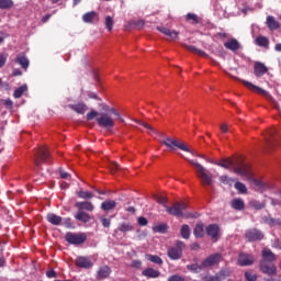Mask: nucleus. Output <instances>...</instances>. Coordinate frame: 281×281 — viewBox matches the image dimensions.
<instances>
[{"instance_id":"nucleus-1","label":"nucleus","mask_w":281,"mask_h":281,"mask_svg":"<svg viewBox=\"0 0 281 281\" xmlns=\"http://www.w3.org/2000/svg\"><path fill=\"white\" fill-rule=\"evenodd\" d=\"M207 164H213L214 166H220L224 170H229L235 175L240 177H254V168L251 164L245 160L243 156H233L228 158H222L221 160H215L211 158H204Z\"/></svg>"},{"instance_id":"nucleus-2","label":"nucleus","mask_w":281,"mask_h":281,"mask_svg":"<svg viewBox=\"0 0 281 281\" xmlns=\"http://www.w3.org/2000/svg\"><path fill=\"white\" fill-rule=\"evenodd\" d=\"M156 201L157 203H159L160 205H164L166 212H168V214H171V216H178V217H186V218H190V214L184 213L186 210H188V204L186 202H178L175 203L171 207L167 206L168 203V198L164 196V195H157L156 196Z\"/></svg>"},{"instance_id":"nucleus-3","label":"nucleus","mask_w":281,"mask_h":281,"mask_svg":"<svg viewBox=\"0 0 281 281\" xmlns=\"http://www.w3.org/2000/svg\"><path fill=\"white\" fill-rule=\"evenodd\" d=\"M262 260L260 261V270L267 276H276L278 268L271 262H276V255L271 249L265 248L261 252Z\"/></svg>"},{"instance_id":"nucleus-4","label":"nucleus","mask_w":281,"mask_h":281,"mask_svg":"<svg viewBox=\"0 0 281 281\" xmlns=\"http://www.w3.org/2000/svg\"><path fill=\"white\" fill-rule=\"evenodd\" d=\"M160 144H162V146H166L167 148H170V150H177V148H179V150L190 153V147H188V145L172 137H166L160 142Z\"/></svg>"},{"instance_id":"nucleus-5","label":"nucleus","mask_w":281,"mask_h":281,"mask_svg":"<svg viewBox=\"0 0 281 281\" xmlns=\"http://www.w3.org/2000/svg\"><path fill=\"white\" fill-rule=\"evenodd\" d=\"M243 85H245V87H247V89H249L250 91H255L256 93H260L261 95H268V98H270V101L272 102V106L278 110V112L280 113V104L278 103V101H276L274 99L271 98V95H269V92L263 90L262 88L247 81V80H241Z\"/></svg>"},{"instance_id":"nucleus-6","label":"nucleus","mask_w":281,"mask_h":281,"mask_svg":"<svg viewBox=\"0 0 281 281\" xmlns=\"http://www.w3.org/2000/svg\"><path fill=\"white\" fill-rule=\"evenodd\" d=\"M33 161L36 168H41V164H49V150H47V147L37 148Z\"/></svg>"},{"instance_id":"nucleus-7","label":"nucleus","mask_w":281,"mask_h":281,"mask_svg":"<svg viewBox=\"0 0 281 281\" xmlns=\"http://www.w3.org/2000/svg\"><path fill=\"white\" fill-rule=\"evenodd\" d=\"M184 247L186 244H183V241H177L175 246L168 248L167 256L170 258V260H179L183 255Z\"/></svg>"},{"instance_id":"nucleus-8","label":"nucleus","mask_w":281,"mask_h":281,"mask_svg":"<svg viewBox=\"0 0 281 281\" xmlns=\"http://www.w3.org/2000/svg\"><path fill=\"white\" fill-rule=\"evenodd\" d=\"M276 135H278L277 128H270L263 134L267 150H273V148H276V146L278 145V138L276 137Z\"/></svg>"},{"instance_id":"nucleus-9","label":"nucleus","mask_w":281,"mask_h":281,"mask_svg":"<svg viewBox=\"0 0 281 281\" xmlns=\"http://www.w3.org/2000/svg\"><path fill=\"white\" fill-rule=\"evenodd\" d=\"M97 123L101 128H108L111 130L113 126H115V121L109 113H101L100 117L97 119Z\"/></svg>"},{"instance_id":"nucleus-10","label":"nucleus","mask_w":281,"mask_h":281,"mask_svg":"<svg viewBox=\"0 0 281 281\" xmlns=\"http://www.w3.org/2000/svg\"><path fill=\"white\" fill-rule=\"evenodd\" d=\"M66 240L70 245H82L85 240H87V234L85 233H67L66 234Z\"/></svg>"},{"instance_id":"nucleus-11","label":"nucleus","mask_w":281,"mask_h":281,"mask_svg":"<svg viewBox=\"0 0 281 281\" xmlns=\"http://www.w3.org/2000/svg\"><path fill=\"white\" fill-rule=\"evenodd\" d=\"M221 254H214L209 256L206 259L202 261L200 265V269H210V267H214L221 262Z\"/></svg>"},{"instance_id":"nucleus-12","label":"nucleus","mask_w":281,"mask_h":281,"mask_svg":"<svg viewBox=\"0 0 281 281\" xmlns=\"http://www.w3.org/2000/svg\"><path fill=\"white\" fill-rule=\"evenodd\" d=\"M206 234L216 243L218 238H221V229L218 228V225L211 224L206 227Z\"/></svg>"},{"instance_id":"nucleus-13","label":"nucleus","mask_w":281,"mask_h":281,"mask_svg":"<svg viewBox=\"0 0 281 281\" xmlns=\"http://www.w3.org/2000/svg\"><path fill=\"white\" fill-rule=\"evenodd\" d=\"M246 238L249 241L262 240V238H265V235L262 234V232L256 228H252L246 232Z\"/></svg>"},{"instance_id":"nucleus-14","label":"nucleus","mask_w":281,"mask_h":281,"mask_svg":"<svg viewBox=\"0 0 281 281\" xmlns=\"http://www.w3.org/2000/svg\"><path fill=\"white\" fill-rule=\"evenodd\" d=\"M267 71H269V68H267L262 61L255 63L254 74L257 78H262V76H265V74H267Z\"/></svg>"},{"instance_id":"nucleus-15","label":"nucleus","mask_w":281,"mask_h":281,"mask_svg":"<svg viewBox=\"0 0 281 281\" xmlns=\"http://www.w3.org/2000/svg\"><path fill=\"white\" fill-rule=\"evenodd\" d=\"M254 256L240 254L238 258V265H240V267H249V265H254Z\"/></svg>"},{"instance_id":"nucleus-16","label":"nucleus","mask_w":281,"mask_h":281,"mask_svg":"<svg viewBox=\"0 0 281 281\" xmlns=\"http://www.w3.org/2000/svg\"><path fill=\"white\" fill-rule=\"evenodd\" d=\"M77 267H80L81 269H91L93 267V263L91 262V259L87 257H78L76 259Z\"/></svg>"},{"instance_id":"nucleus-17","label":"nucleus","mask_w":281,"mask_h":281,"mask_svg":"<svg viewBox=\"0 0 281 281\" xmlns=\"http://www.w3.org/2000/svg\"><path fill=\"white\" fill-rule=\"evenodd\" d=\"M224 47L231 52H238L240 48V42H238L236 38H231L224 43Z\"/></svg>"},{"instance_id":"nucleus-18","label":"nucleus","mask_w":281,"mask_h":281,"mask_svg":"<svg viewBox=\"0 0 281 281\" xmlns=\"http://www.w3.org/2000/svg\"><path fill=\"white\" fill-rule=\"evenodd\" d=\"M76 207H78L79 212H93L94 210L93 203L89 201L77 202Z\"/></svg>"},{"instance_id":"nucleus-19","label":"nucleus","mask_w":281,"mask_h":281,"mask_svg":"<svg viewBox=\"0 0 281 281\" xmlns=\"http://www.w3.org/2000/svg\"><path fill=\"white\" fill-rule=\"evenodd\" d=\"M156 30H158V32H161V34H165V36H169V38H177V36H179V32L177 31H170V29L166 27V26H157Z\"/></svg>"},{"instance_id":"nucleus-20","label":"nucleus","mask_w":281,"mask_h":281,"mask_svg":"<svg viewBox=\"0 0 281 281\" xmlns=\"http://www.w3.org/2000/svg\"><path fill=\"white\" fill-rule=\"evenodd\" d=\"M15 63L20 65V67H22L23 69H27V67H30V59H27V57L23 54H19L15 57Z\"/></svg>"},{"instance_id":"nucleus-21","label":"nucleus","mask_w":281,"mask_h":281,"mask_svg":"<svg viewBox=\"0 0 281 281\" xmlns=\"http://www.w3.org/2000/svg\"><path fill=\"white\" fill-rule=\"evenodd\" d=\"M142 276H144L145 278L156 279L159 278V276H161V272L153 268H146L145 270H143Z\"/></svg>"},{"instance_id":"nucleus-22","label":"nucleus","mask_w":281,"mask_h":281,"mask_svg":"<svg viewBox=\"0 0 281 281\" xmlns=\"http://www.w3.org/2000/svg\"><path fill=\"white\" fill-rule=\"evenodd\" d=\"M69 108L76 113H79V115H85L87 109H89L85 103L70 104Z\"/></svg>"},{"instance_id":"nucleus-23","label":"nucleus","mask_w":281,"mask_h":281,"mask_svg":"<svg viewBox=\"0 0 281 281\" xmlns=\"http://www.w3.org/2000/svg\"><path fill=\"white\" fill-rule=\"evenodd\" d=\"M76 221H80V223H89L91 221V215L89 213H86L85 211H78L75 214Z\"/></svg>"},{"instance_id":"nucleus-24","label":"nucleus","mask_w":281,"mask_h":281,"mask_svg":"<svg viewBox=\"0 0 281 281\" xmlns=\"http://www.w3.org/2000/svg\"><path fill=\"white\" fill-rule=\"evenodd\" d=\"M98 19V12L90 11L82 15L83 23H93Z\"/></svg>"},{"instance_id":"nucleus-25","label":"nucleus","mask_w":281,"mask_h":281,"mask_svg":"<svg viewBox=\"0 0 281 281\" xmlns=\"http://www.w3.org/2000/svg\"><path fill=\"white\" fill-rule=\"evenodd\" d=\"M46 218L50 225H60V223H63V217L54 213H48Z\"/></svg>"},{"instance_id":"nucleus-26","label":"nucleus","mask_w":281,"mask_h":281,"mask_svg":"<svg viewBox=\"0 0 281 281\" xmlns=\"http://www.w3.org/2000/svg\"><path fill=\"white\" fill-rule=\"evenodd\" d=\"M266 23L269 30H280V22L276 21V18L272 15L267 16Z\"/></svg>"},{"instance_id":"nucleus-27","label":"nucleus","mask_w":281,"mask_h":281,"mask_svg":"<svg viewBox=\"0 0 281 281\" xmlns=\"http://www.w3.org/2000/svg\"><path fill=\"white\" fill-rule=\"evenodd\" d=\"M144 25H146V22L144 20L130 21L127 23V27H130L131 30H142L144 29Z\"/></svg>"},{"instance_id":"nucleus-28","label":"nucleus","mask_w":281,"mask_h":281,"mask_svg":"<svg viewBox=\"0 0 281 281\" xmlns=\"http://www.w3.org/2000/svg\"><path fill=\"white\" fill-rule=\"evenodd\" d=\"M109 168L111 175H115V172H119V175H126V172H128V170L122 171V169H120V165H117L115 161L110 162Z\"/></svg>"},{"instance_id":"nucleus-29","label":"nucleus","mask_w":281,"mask_h":281,"mask_svg":"<svg viewBox=\"0 0 281 281\" xmlns=\"http://www.w3.org/2000/svg\"><path fill=\"white\" fill-rule=\"evenodd\" d=\"M256 45L259 47H269V38L263 35H259L255 40Z\"/></svg>"},{"instance_id":"nucleus-30","label":"nucleus","mask_w":281,"mask_h":281,"mask_svg":"<svg viewBox=\"0 0 281 281\" xmlns=\"http://www.w3.org/2000/svg\"><path fill=\"white\" fill-rule=\"evenodd\" d=\"M146 260L149 262H154V265H164V259H161L157 255L146 254L145 255Z\"/></svg>"},{"instance_id":"nucleus-31","label":"nucleus","mask_w":281,"mask_h":281,"mask_svg":"<svg viewBox=\"0 0 281 281\" xmlns=\"http://www.w3.org/2000/svg\"><path fill=\"white\" fill-rule=\"evenodd\" d=\"M188 161H189V164H191V166H193L195 168V170H196V172H199V175H202V177H207V175L205 173L206 170L201 164H199L194 160H188Z\"/></svg>"},{"instance_id":"nucleus-32","label":"nucleus","mask_w":281,"mask_h":281,"mask_svg":"<svg viewBox=\"0 0 281 281\" xmlns=\"http://www.w3.org/2000/svg\"><path fill=\"white\" fill-rule=\"evenodd\" d=\"M99 278L104 279L111 276V268L109 266L101 267L98 272Z\"/></svg>"},{"instance_id":"nucleus-33","label":"nucleus","mask_w":281,"mask_h":281,"mask_svg":"<svg viewBox=\"0 0 281 281\" xmlns=\"http://www.w3.org/2000/svg\"><path fill=\"white\" fill-rule=\"evenodd\" d=\"M119 232H122L123 234H126L128 232H133V224L124 222L117 227Z\"/></svg>"},{"instance_id":"nucleus-34","label":"nucleus","mask_w":281,"mask_h":281,"mask_svg":"<svg viewBox=\"0 0 281 281\" xmlns=\"http://www.w3.org/2000/svg\"><path fill=\"white\" fill-rule=\"evenodd\" d=\"M204 235H205V231L203 228V224L202 223L196 224L194 228L195 238H203Z\"/></svg>"},{"instance_id":"nucleus-35","label":"nucleus","mask_w":281,"mask_h":281,"mask_svg":"<svg viewBox=\"0 0 281 281\" xmlns=\"http://www.w3.org/2000/svg\"><path fill=\"white\" fill-rule=\"evenodd\" d=\"M25 91H27V85H22L21 87L14 90L13 97L15 99L22 98Z\"/></svg>"},{"instance_id":"nucleus-36","label":"nucleus","mask_w":281,"mask_h":281,"mask_svg":"<svg viewBox=\"0 0 281 281\" xmlns=\"http://www.w3.org/2000/svg\"><path fill=\"white\" fill-rule=\"evenodd\" d=\"M11 8H14V1L0 0V10H10Z\"/></svg>"},{"instance_id":"nucleus-37","label":"nucleus","mask_w":281,"mask_h":281,"mask_svg":"<svg viewBox=\"0 0 281 281\" xmlns=\"http://www.w3.org/2000/svg\"><path fill=\"white\" fill-rule=\"evenodd\" d=\"M232 207L234 210H245V202L240 199H234L232 201Z\"/></svg>"},{"instance_id":"nucleus-38","label":"nucleus","mask_w":281,"mask_h":281,"mask_svg":"<svg viewBox=\"0 0 281 281\" xmlns=\"http://www.w3.org/2000/svg\"><path fill=\"white\" fill-rule=\"evenodd\" d=\"M186 49H188L189 52H191L192 54H198V56H207V54L199 48H196L195 46L192 45H186L184 46Z\"/></svg>"},{"instance_id":"nucleus-39","label":"nucleus","mask_w":281,"mask_h":281,"mask_svg":"<svg viewBox=\"0 0 281 281\" xmlns=\"http://www.w3.org/2000/svg\"><path fill=\"white\" fill-rule=\"evenodd\" d=\"M116 203L113 200L102 202L101 210H104L105 212H109V210H113L115 207Z\"/></svg>"},{"instance_id":"nucleus-40","label":"nucleus","mask_w":281,"mask_h":281,"mask_svg":"<svg viewBox=\"0 0 281 281\" xmlns=\"http://www.w3.org/2000/svg\"><path fill=\"white\" fill-rule=\"evenodd\" d=\"M186 21L192 23L193 25H196L199 23V15L194 13H188L186 15Z\"/></svg>"},{"instance_id":"nucleus-41","label":"nucleus","mask_w":281,"mask_h":281,"mask_svg":"<svg viewBox=\"0 0 281 281\" xmlns=\"http://www.w3.org/2000/svg\"><path fill=\"white\" fill-rule=\"evenodd\" d=\"M134 122H136V124H139V126H144V128H147V131H150L151 133H157L150 124L142 120H135Z\"/></svg>"},{"instance_id":"nucleus-42","label":"nucleus","mask_w":281,"mask_h":281,"mask_svg":"<svg viewBox=\"0 0 281 281\" xmlns=\"http://www.w3.org/2000/svg\"><path fill=\"white\" fill-rule=\"evenodd\" d=\"M113 18H111V15H106L105 16V27L108 30V32H112L113 31Z\"/></svg>"},{"instance_id":"nucleus-43","label":"nucleus","mask_w":281,"mask_h":281,"mask_svg":"<svg viewBox=\"0 0 281 281\" xmlns=\"http://www.w3.org/2000/svg\"><path fill=\"white\" fill-rule=\"evenodd\" d=\"M77 195L79 199H93V193L89 191H78Z\"/></svg>"},{"instance_id":"nucleus-44","label":"nucleus","mask_w":281,"mask_h":281,"mask_svg":"<svg viewBox=\"0 0 281 281\" xmlns=\"http://www.w3.org/2000/svg\"><path fill=\"white\" fill-rule=\"evenodd\" d=\"M154 232L164 234L166 233V229H168V226L166 224H157L156 226L153 227Z\"/></svg>"},{"instance_id":"nucleus-45","label":"nucleus","mask_w":281,"mask_h":281,"mask_svg":"<svg viewBox=\"0 0 281 281\" xmlns=\"http://www.w3.org/2000/svg\"><path fill=\"white\" fill-rule=\"evenodd\" d=\"M181 236H182V238H186V239H188V238H190V226H188V225H182V227H181Z\"/></svg>"},{"instance_id":"nucleus-46","label":"nucleus","mask_w":281,"mask_h":281,"mask_svg":"<svg viewBox=\"0 0 281 281\" xmlns=\"http://www.w3.org/2000/svg\"><path fill=\"white\" fill-rule=\"evenodd\" d=\"M59 176L60 177H76L78 173L76 171L70 170V171H65L63 168H59Z\"/></svg>"},{"instance_id":"nucleus-47","label":"nucleus","mask_w":281,"mask_h":281,"mask_svg":"<svg viewBox=\"0 0 281 281\" xmlns=\"http://www.w3.org/2000/svg\"><path fill=\"white\" fill-rule=\"evenodd\" d=\"M225 280V272H218L217 274L210 277L207 281H223Z\"/></svg>"},{"instance_id":"nucleus-48","label":"nucleus","mask_w":281,"mask_h":281,"mask_svg":"<svg viewBox=\"0 0 281 281\" xmlns=\"http://www.w3.org/2000/svg\"><path fill=\"white\" fill-rule=\"evenodd\" d=\"M235 188L240 194H245V192H247V187L243 182H236Z\"/></svg>"},{"instance_id":"nucleus-49","label":"nucleus","mask_w":281,"mask_h":281,"mask_svg":"<svg viewBox=\"0 0 281 281\" xmlns=\"http://www.w3.org/2000/svg\"><path fill=\"white\" fill-rule=\"evenodd\" d=\"M105 111H108L109 113H112V115H115V117H117V120H120V122H124V119H122V115H120L117 113V110H115L114 108H105Z\"/></svg>"},{"instance_id":"nucleus-50","label":"nucleus","mask_w":281,"mask_h":281,"mask_svg":"<svg viewBox=\"0 0 281 281\" xmlns=\"http://www.w3.org/2000/svg\"><path fill=\"white\" fill-rule=\"evenodd\" d=\"M98 115H100V113L95 110L90 111L87 115H86V120L88 122H91V120H95V117H98Z\"/></svg>"},{"instance_id":"nucleus-51","label":"nucleus","mask_w":281,"mask_h":281,"mask_svg":"<svg viewBox=\"0 0 281 281\" xmlns=\"http://www.w3.org/2000/svg\"><path fill=\"white\" fill-rule=\"evenodd\" d=\"M5 63H8V54L0 53V69H2V67H5Z\"/></svg>"},{"instance_id":"nucleus-52","label":"nucleus","mask_w":281,"mask_h":281,"mask_svg":"<svg viewBox=\"0 0 281 281\" xmlns=\"http://www.w3.org/2000/svg\"><path fill=\"white\" fill-rule=\"evenodd\" d=\"M245 278L247 281H256L258 280V277H256V273L251 272V271H247L245 273Z\"/></svg>"},{"instance_id":"nucleus-53","label":"nucleus","mask_w":281,"mask_h":281,"mask_svg":"<svg viewBox=\"0 0 281 281\" xmlns=\"http://www.w3.org/2000/svg\"><path fill=\"white\" fill-rule=\"evenodd\" d=\"M254 186L257 190H265V182L262 180L254 179Z\"/></svg>"},{"instance_id":"nucleus-54","label":"nucleus","mask_w":281,"mask_h":281,"mask_svg":"<svg viewBox=\"0 0 281 281\" xmlns=\"http://www.w3.org/2000/svg\"><path fill=\"white\" fill-rule=\"evenodd\" d=\"M250 205L254 207V210H262V207H265V204L258 201H251Z\"/></svg>"},{"instance_id":"nucleus-55","label":"nucleus","mask_w":281,"mask_h":281,"mask_svg":"<svg viewBox=\"0 0 281 281\" xmlns=\"http://www.w3.org/2000/svg\"><path fill=\"white\" fill-rule=\"evenodd\" d=\"M188 269H190L191 271H194L195 273H199V271L203 270V268H201V265L199 263H193L191 266H188Z\"/></svg>"},{"instance_id":"nucleus-56","label":"nucleus","mask_w":281,"mask_h":281,"mask_svg":"<svg viewBox=\"0 0 281 281\" xmlns=\"http://www.w3.org/2000/svg\"><path fill=\"white\" fill-rule=\"evenodd\" d=\"M201 183H203V186H212V177H202Z\"/></svg>"},{"instance_id":"nucleus-57","label":"nucleus","mask_w":281,"mask_h":281,"mask_svg":"<svg viewBox=\"0 0 281 281\" xmlns=\"http://www.w3.org/2000/svg\"><path fill=\"white\" fill-rule=\"evenodd\" d=\"M268 223H269V225H272L273 227H276V226H280L281 225V220L280 218H270L269 221H268Z\"/></svg>"},{"instance_id":"nucleus-58","label":"nucleus","mask_w":281,"mask_h":281,"mask_svg":"<svg viewBox=\"0 0 281 281\" xmlns=\"http://www.w3.org/2000/svg\"><path fill=\"white\" fill-rule=\"evenodd\" d=\"M168 281H186V279H183V277L175 274V276L169 277Z\"/></svg>"},{"instance_id":"nucleus-59","label":"nucleus","mask_w":281,"mask_h":281,"mask_svg":"<svg viewBox=\"0 0 281 281\" xmlns=\"http://www.w3.org/2000/svg\"><path fill=\"white\" fill-rule=\"evenodd\" d=\"M138 225L142 227L148 225V220H146V217H138Z\"/></svg>"},{"instance_id":"nucleus-60","label":"nucleus","mask_w":281,"mask_h":281,"mask_svg":"<svg viewBox=\"0 0 281 281\" xmlns=\"http://www.w3.org/2000/svg\"><path fill=\"white\" fill-rule=\"evenodd\" d=\"M91 75H92V78H93L97 82H100V76L98 75V69H92Z\"/></svg>"},{"instance_id":"nucleus-61","label":"nucleus","mask_w":281,"mask_h":281,"mask_svg":"<svg viewBox=\"0 0 281 281\" xmlns=\"http://www.w3.org/2000/svg\"><path fill=\"white\" fill-rule=\"evenodd\" d=\"M187 153H190L193 157H200L201 159H205V155H201L192 149H190V151H187Z\"/></svg>"},{"instance_id":"nucleus-62","label":"nucleus","mask_w":281,"mask_h":281,"mask_svg":"<svg viewBox=\"0 0 281 281\" xmlns=\"http://www.w3.org/2000/svg\"><path fill=\"white\" fill-rule=\"evenodd\" d=\"M88 97H89L91 100H99V101L102 100V99H100V97H98V93H95V92H89V93H88Z\"/></svg>"},{"instance_id":"nucleus-63","label":"nucleus","mask_w":281,"mask_h":281,"mask_svg":"<svg viewBox=\"0 0 281 281\" xmlns=\"http://www.w3.org/2000/svg\"><path fill=\"white\" fill-rule=\"evenodd\" d=\"M101 223H102L103 227H110L111 226V220H109V218H102Z\"/></svg>"},{"instance_id":"nucleus-64","label":"nucleus","mask_w":281,"mask_h":281,"mask_svg":"<svg viewBox=\"0 0 281 281\" xmlns=\"http://www.w3.org/2000/svg\"><path fill=\"white\" fill-rule=\"evenodd\" d=\"M47 278H56V271L49 270L46 272Z\"/></svg>"}]
</instances>
